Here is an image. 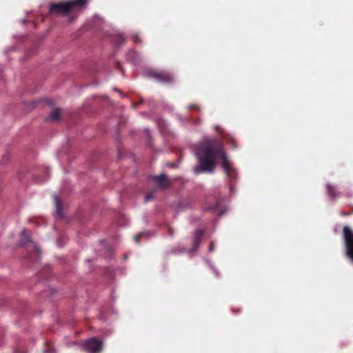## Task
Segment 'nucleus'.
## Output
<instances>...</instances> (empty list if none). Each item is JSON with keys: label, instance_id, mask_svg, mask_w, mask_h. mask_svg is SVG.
Instances as JSON below:
<instances>
[{"label": "nucleus", "instance_id": "1", "mask_svg": "<svg viewBox=\"0 0 353 353\" xmlns=\"http://www.w3.org/2000/svg\"><path fill=\"white\" fill-rule=\"evenodd\" d=\"M194 154L199 164L194 167L195 174L203 172L213 173L215 161L219 157L221 159V167L230 179H234L237 173L232 163L228 159L227 154L223 149L221 142L216 139L206 137L196 145Z\"/></svg>", "mask_w": 353, "mask_h": 353}, {"label": "nucleus", "instance_id": "2", "mask_svg": "<svg viewBox=\"0 0 353 353\" xmlns=\"http://www.w3.org/2000/svg\"><path fill=\"white\" fill-rule=\"evenodd\" d=\"M87 3L88 0H72L65 3H54L51 5L50 11L67 15L72 19L77 16L78 10L84 8Z\"/></svg>", "mask_w": 353, "mask_h": 353}, {"label": "nucleus", "instance_id": "3", "mask_svg": "<svg viewBox=\"0 0 353 353\" xmlns=\"http://www.w3.org/2000/svg\"><path fill=\"white\" fill-rule=\"evenodd\" d=\"M343 238L346 254L353 262V230L348 225L343 228Z\"/></svg>", "mask_w": 353, "mask_h": 353}, {"label": "nucleus", "instance_id": "4", "mask_svg": "<svg viewBox=\"0 0 353 353\" xmlns=\"http://www.w3.org/2000/svg\"><path fill=\"white\" fill-rule=\"evenodd\" d=\"M103 345V341L97 338H90L82 343V347L88 353H100Z\"/></svg>", "mask_w": 353, "mask_h": 353}, {"label": "nucleus", "instance_id": "5", "mask_svg": "<svg viewBox=\"0 0 353 353\" xmlns=\"http://www.w3.org/2000/svg\"><path fill=\"white\" fill-rule=\"evenodd\" d=\"M145 75L161 83H169L174 81L172 74L165 71L150 70L145 72Z\"/></svg>", "mask_w": 353, "mask_h": 353}, {"label": "nucleus", "instance_id": "6", "mask_svg": "<svg viewBox=\"0 0 353 353\" xmlns=\"http://www.w3.org/2000/svg\"><path fill=\"white\" fill-rule=\"evenodd\" d=\"M156 185L160 188H166L169 186V181L165 174L155 176L152 177Z\"/></svg>", "mask_w": 353, "mask_h": 353}, {"label": "nucleus", "instance_id": "7", "mask_svg": "<svg viewBox=\"0 0 353 353\" xmlns=\"http://www.w3.org/2000/svg\"><path fill=\"white\" fill-rule=\"evenodd\" d=\"M327 192L329 197L333 201L340 196V192L336 191V188L330 183L327 184Z\"/></svg>", "mask_w": 353, "mask_h": 353}, {"label": "nucleus", "instance_id": "8", "mask_svg": "<svg viewBox=\"0 0 353 353\" xmlns=\"http://www.w3.org/2000/svg\"><path fill=\"white\" fill-rule=\"evenodd\" d=\"M203 234H204V232L202 230H197L196 231L195 236L194 237V248H193L194 250L198 249Z\"/></svg>", "mask_w": 353, "mask_h": 353}, {"label": "nucleus", "instance_id": "9", "mask_svg": "<svg viewBox=\"0 0 353 353\" xmlns=\"http://www.w3.org/2000/svg\"><path fill=\"white\" fill-rule=\"evenodd\" d=\"M54 200L56 205V212H55V216L56 217H61L62 212H61V203L59 199L57 196H54Z\"/></svg>", "mask_w": 353, "mask_h": 353}, {"label": "nucleus", "instance_id": "10", "mask_svg": "<svg viewBox=\"0 0 353 353\" xmlns=\"http://www.w3.org/2000/svg\"><path fill=\"white\" fill-rule=\"evenodd\" d=\"M61 115V110L55 109L48 117V120L50 121H57L59 120Z\"/></svg>", "mask_w": 353, "mask_h": 353}, {"label": "nucleus", "instance_id": "11", "mask_svg": "<svg viewBox=\"0 0 353 353\" xmlns=\"http://www.w3.org/2000/svg\"><path fill=\"white\" fill-rule=\"evenodd\" d=\"M30 233L28 230H23L21 232V244L26 245L29 241Z\"/></svg>", "mask_w": 353, "mask_h": 353}, {"label": "nucleus", "instance_id": "12", "mask_svg": "<svg viewBox=\"0 0 353 353\" xmlns=\"http://www.w3.org/2000/svg\"><path fill=\"white\" fill-rule=\"evenodd\" d=\"M128 59L134 64H137L139 61L138 55L135 52H131L128 57Z\"/></svg>", "mask_w": 353, "mask_h": 353}, {"label": "nucleus", "instance_id": "13", "mask_svg": "<svg viewBox=\"0 0 353 353\" xmlns=\"http://www.w3.org/2000/svg\"><path fill=\"white\" fill-rule=\"evenodd\" d=\"M152 196H153V195H152V192H150V193L147 194L145 197V201H149L150 199H152Z\"/></svg>", "mask_w": 353, "mask_h": 353}, {"label": "nucleus", "instance_id": "14", "mask_svg": "<svg viewBox=\"0 0 353 353\" xmlns=\"http://www.w3.org/2000/svg\"><path fill=\"white\" fill-rule=\"evenodd\" d=\"M145 234L146 233H145V232H142V233H140L138 235L135 236H134V241H136V243H139V237L141 236L145 235Z\"/></svg>", "mask_w": 353, "mask_h": 353}, {"label": "nucleus", "instance_id": "15", "mask_svg": "<svg viewBox=\"0 0 353 353\" xmlns=\"http://www.w3.org/2000/svg\"><path fill=\"white\" fill-rule=\"evenodd\" d=\"M214 246V243L212 241L211 243H210V248H209V252H212L213 251Z\"/></svg>", "mask_w": 353, "mask_h": 353}, {"label": "nucleus", "instance_id": "16", "mask_svg": "<svg viewBox=\"0 0 353 353\" xmlns=\"http://www.w3.org/2000/svg\"><path fill=\"white\" fill-rule=\"evenodd\" d=\"M228 143L234 147V140L232 138H230L228 140Z\"/></svg>", "mask_w": 353, "mask_h": 353}, {"label": "nucleus", "instance_id": "17", "mask_svg": "<svg viewBox=\"0 0 353 353\" xmlns=\"http://www.w3.org/2000/svg\"><path fill=\"white\" fill-rule=\"evenodd\" d=\"M114 90H117V91L120 94V95H121V97H123V92H122L121 90H117V89H114Z\"/></svg>", "mask_w": 353, "mask_h": 353}, {"label": "nucleus", "instance_id": "18", "mask_svg": "<svg viewBox=\"0 0 353 353\" xmlns=\"http://www.w3.org/2000/svg\"><path fill=\"white\" fill-rule=\"evenodd\" d=\"M224 212H225V211H223V210H222V211H221V212H218V215H219V216H222V215L223 214Z\"/></svg>", "mask_w": 353, "mask_h": 353}, {"label": "nucleus", "instance_id": "19", "mask_svg": "<svg viewBox=\"0 0 353 353\" xmlns=\"http://www.w3.org/2000/svg\"><path fill=\"white\" fill-rule=\"evenodd\" d=\"M45 353H53V351L50 350H45Z\"/></svg>", "mask_w": 353, "mask_h": 353}, {"label": "nucleus", "instance_id": "20", "mask_svg": "<svg viewBox=\"0 0 353 353\" xmlns=\"http://www.w3.org/2000/svg\"><path fill=\"white\" fill-rule=\"evenodd\" d=\"M212 268L214 270V273H215V274H216V275L218 276H219V274H218L217 271H216V270H214L213 267H212Z\"/></svg>", "mask_w": 353, "mask_h": 353}, {"label": "nucleus", "instance_id": "21", "mask_svg": "<svg viewBox=\"0 0 353 353\" xmlns=\"http://www.w3.org/2000/svg\"><path fill=\"white\" fill-rule=\"evenodd\" d=\"M21 22L24 24L26 23V21L25 19H23L21 21Z\"/></svg>", "mask_w": 353, "mask_h": 353}, {"label": "nucleus", "instance_id": "22", "mask_svg": "<svg viewBox=\"0 0 353 353\" xmlns=\"http://www.w3.org/2000/svg\"><path fill=\"white\" fill-rule=\"evenodd\" d=\"M192 107H194V106L193 105L192 106H189L188 109H191Z\"/></svg>", "mask_w": 353, "mask_h": 353}, {"label": "nucleus", "instance_id": "23", "mask_svg": "<svg viewBox=\"0 0 353 353\" xmlns=\"http://www.w3.org/2000/svg\"><path fill=\"white\" fill-rule=\"evenodd\" d=\"M216 207L213 209L214 211H216Z\"/></svg>", "mask_w": 353, "mask_h": 353}]
</instances>
